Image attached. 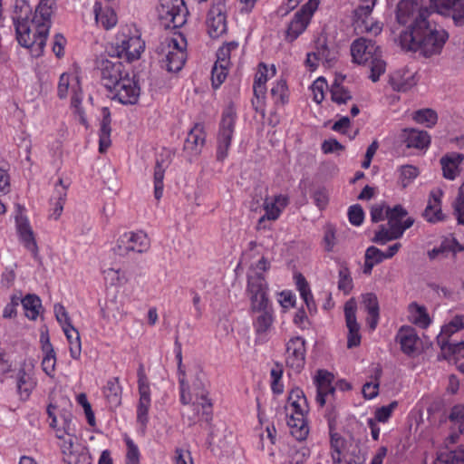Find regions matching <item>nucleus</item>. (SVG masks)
Segmentation results:
<instances>
[{
    "mask_svg": "<svg viewBox=\"0 0 464 464\" xmlns=\"http://www.w3.org/2000/svg\"><path fill=\"white\" fill-rule=\"evenodd\" d=\"M413 120L427 128H432L438 121V115L431 109H422L414 112Z\"/></svg>",
    "mask_w": 464,
    "mask_h": 464,
    "instance_id": "6e6d98bb",
    "label": "nucleus"
},
{
    "mask_svg": "<svg viewBox=\"0 0 464 464\" xmlns=\"http://www.w3.org/2000/svg\"><path fill=\"white\" fill-rule=\"evenodd\" d=\"M464 162V154L459 152H448L440 159V165L442 170V176L448 180H455L460 176Z\"/></svg>",
    "mask_w": 464,
    "mask_h": 464,
    "instance_id": "c756f323",
    "label": "nucleus"
},
{
    "mask_svg": "<svg viewBox=\"0 0 464 464\" xmlns=\"http://www.w3.org/2000/svg\"><path fill=\"white\" fill-rule=\"evenodd\" d=\"M103 278L111 286L123 285L128 282L126 273L121 269L108 268L104 270Z\"/></svg>",
    "mask_w": 464,
    "mask_h": 464,
    "instance_id": "4d7b16f0",
    "label": "nucleus"
},
{
    "mask_svg": "<svg viewBox=\"0 0 464 464\" xmlns=\"http://www.w3.org/2000/svg\"><path fill=\"white\" fill-rule=\"evenodd\" d=\"M138 392L137 421L145 427L149 420V410L151 405L150 383L145 373L143 366L138 369Z\"/></svg>",
    "mask_w": 464,
    "mask_h": 464,
    "instance_id": "6ab92c4d",
    "label": "nucleus"
},
{
    "mask_svg": "<svg viewBox=\"0 0 464 464\" xmlns=\"http://www.w3.org/2000/svg\"><path fill=\"white\" fill-rule=\"evenodd\" d=\"M228 67L227 65L217 62L215 63L211 72L212 85L215 89L218 88L226 80L228 73Z\"/></svg>",
    "mask_w": 464,
    "mask_h": 464,
    "instance_id": "0e129e2a",
    "label": "nucleus"
},
{
    "mask_svg": "<svg viewBox=\"0 0 464 464\" xmlns=\"http://www.w3.org/2000/svg\"><path fill=\"white\" fill-rule=\"evenodd\" d=\"M252 326L255 334L256 343L268 342L274 330L276 315L273 308L251 312Z\"/></svg>",
    "mask_w": 464,
    "mask_h": 464,
    "instance_id": "aec40b11",
    "label": "nucleus"
},
{
    "mask_svg": "<svg viewBox=\"0 0 464 464\" xmlns=\"http://www.w3.org/2000/svg\"><path fill=\"white\" fill-rule=\"evenodd\" d=\"M406 144L409 148L427 149L430 144V136L424 130H410L407 134Z\"/></svg>",
    "mask_w": 464,
    "mask_h": 464,
    "instance_id": "49530a36",
    "label": "nucleus"
},
{
    "mask_svg": "<svg viewBox=\"0 0 464 464\" xmlns=\"http://www.w3.org/2000/svg\"><path fill=\"white\" fill-rule=\"evenodd\" d=\"M386 218L388 219V226L395 230H401V236L404 231L411 227L414 223V219L407 217V211L400 205L395 206L391 209H387Z\"/></svg>",
    "mask_w": 464,
    "mask_h": 464,
    "instance_id": "c9c22d12",
    "label": "nucleus"
},
{
    "mask_svg": "<svg viewBox=\"0 0 464 464\" xmlns=\"http://www.w3.org/2000/svg\"><path fill=\"white\" fill-rule=\"evenodd\" d=\"M420 174V170L417 167L412 165L402 166L400 169L399 180L402 187H407L411 184Z\"/></svg>",
    "mask_w": 464,
    "mask_h": 464,
    "instance_id": "69168bd1",
    "label": "nucleus"
},
{
    "mask_svg": "<svg viewBox=\"0 0 464 464\" xmlns=\"http://www.w3.org/2000/svg\"><path fill=\"white\" fill-rule=\"evenodd\" d=\"M463 247L459 246L455 238H446L443 240L440 246L434 247L428 252L430 259H443L447 257H454L456 252L463 250Z\"/></svg>",
    "mask_w": 464,
    "mask_h": 464,
    "instance_id": "79ce46f5",
    "label": "nucleus"
},
{
    "mask_svg": "<svg viewBox=\"0 0 464 464\" xmlns=\"http://www.w3.org/2000/svg\"><path fill=\"white\" fill-rule=\"evenodd\" d=\"M238 50L237 42H229L219 47L217 52V63L229 66L231 56L235 55Z\"/></svg>",
    "mask_w": 464,
    "mask_h": 464,
    "instance_id": "5fc2aeb1",
    "label": "nucleus"
},
{
    "mask_svg": "<svg viewBox=\"0 0 464 464\" xmlns=\"http://www.w3.org/2000/svg\"><path fill=\"white\" fill-rule=\"evenodd\" d=\"M305 342L302 337L291 338L286 343L285 362L288 367L300 372L305 362Z\"/></svg>",
    "mask_w": 464,
    "mask_h": 464,
    "instance_id": "b1692460",
    "label": "nucleus"
},
{
    "mask_svg": "<svg viewBox=\"0 0 464 464\" xmlns=\"http://www.w3.org/2000/svg\"><path fill=\"white\" fill-rule=\"evenodd\" d=\"M110 90L114 93L113 99L125 105L136 104L140 95L138 82L128 72Z\"/></svg>",
    "mask_w": 464,
    "mask_h": 464,
    "instance_id": "412c9836",
    "label": "nucleus"
},
{
    "mask_svg": "<svg viewBox=\"0 0 464 464\" xmlns=\"http://www.w3.org/2000/svg\"><path fill=\"white\" fill-rule=\"evenodd\" d=\"M206 142V132L204 125L196 123L188 133L184 142V151L189 157H197L200 154Z\"/></svg>",
    "mask_w": 464,
    "mask_h": 464,
    "instance_id": "7c9ffc66",
    "label": "nucleus"
},
{
    "mask_svg": "<svg viewBox=\"0 0 464 464\" xmlns=\"http://www.w3.org/2000/svg\"><path fill=\"white\" fill-rule=\"evenodd\" d=\"M39 342L43 352L42 368L47 375L52 376L55 369L56 356L46 326L41 328Z\"/></svg>",
    "mask_w": 464,
    "mask_h": 464,
    "instance_id": "2f4dec72",
    "label": "nucleus"
},
{
    "mask_svg": "<svg viewBox=\"0 0 464 464\" xmlns=\"http://www.w3.org/2000/svg\"><path fill=\"white\" fill-rule=\"evenodd\" d=\"M237 119L236 109L232 104L227 105L222 113L219 130L217 136V159L224 160L231 146L235 123Z\"/></svg>",
    "mask_w": 464,
    "mask_h": 464,
    "instance_id": "9d476101",
    "label": "nucleus"
},
{
    "mask_svg": "<svg viewBox=\"0 0 464 464\" xmlns=\"http://www.w3.org/2000/svg\"><path fill=\"white\" fill-rule=\"evenodd\" d=\"M362 305L368 313L367 324L372 331L375 330L379 322V303L378 298L373 293L362 295Z\"/></svg>",
    "mask_w": 464,
    "mask_h": 464,
    "instance_id": "ea45409f",
    "label": "nucleus"
},
{
    "mask_svg": "<svg viewBox=\"0 0 464 464\" xmlns=\"http://www.w3.org/2000/svg\"><path fill=\"white\" fill-rule=\"evenodd\" d=\"M334 375L327 371L320 370L314 378L316 385L317 394L316 402L324 406L330 396L334 393L333 387Z\"/></svg>",
    "mask_w": 464,
    "mask_h": 464,
    "instance_id": "72a5a7b5",
    "label": "nucleus"
},
{
    "mask_svg": "<svg viewBox=\"0 0 464 464\" xmlns=\"http://www.w3.org/2000/svg\"><path fill=\"white\" fill-rule=\"evenodd\" d=\"M67 198V187L63 184V180L60 179L58 182L55 184L53 193L50 199L51 208H50V218L57 220L63 210V206L65 204Z\"/></svg>",
    "mask_w": 464,
    "mask_h": 464,
    "instance_id": "4c0bfd02",
    "label": "nucleus"
},
{
    "mask_svg": "<svg viewBox=\"0 0 464 464\" xmlns=\"http://www.w3.org/2000/svg\"><path fill=\"white\" fill-rule=\"evenodd\" d=\"M286 422L291 434L297 440H304L309 433L306 421L308 403L304 392L299 388L291 390L288 401L285 406Z\"/></svg>",
    "mask_w": 464,
    "mask_h": 464,
    "instance_id": "20e7f679",
    "label": "nucleus"
},
{
    "mask_svg": "<svg viewBox=\"0 0 464 464\" xmlns=\"http://www.w3.org/2000/svg\"><path fill=\"white\" fill-rule=\"evenodd\" d=\"M101 76L106 88H112L127 72L121 62L102 60L100 63Z\"/></svg>",
    "mask_w": 464,
    "mask_h": 464,
    "instance_id": "473e14b6",
    "label": "nucleus"
},
{
    "mask_svg": "<svg viewBox=\"0 0 464 464\" xmlns=\"http://www.w3.org/2000/svg\"><path fill=\"white\" fill-rule=\"evenodd\" d=\"M122 388L118 378L110 379L104 387V395L113 406H119L121 401Z\"/></svg>",
    "mask_w": 464,
    "mask_h": 464,
    "instance_id": "8fccbe9b",
    "label": "nucleus"
},
{
    "mask_svg": "<svg viewBox=\"0 0 464 464\" xmlns=\"http://www.w3.org/2000/svg\"><path fill=\"white\" fill-rule=\"evenodd\" d=\"M436 12L451 16L456 24L464 23V0H430Z\"/></svg>",
    "mask_w": 464,
    "mask_h": 464,
    "instance_id": "bb28decb",
    "label": "nucleus"
},
{
    "mask_svg": "<svg viewBox=\"0 0 464 464\" xmlns=\"http://www.w3.org/2000/svg\"><path fill=\"white\" fill-rule=\"evenodd\" d=\"M400 237H401V230H395L390 226L388 227L385 226H381L379 230L376 231L372 240L379 245H385L387 242L398 239Z\"/></svg>",
    "mask_w": 464,
    "mask_h": 464,
    "instance_id": "864d4df0",
    "label": "nucleus"
},
{
    "mask_svg": "<svg viewBox=\"0 0 464 464\" xmlns=\"http://www.w3.org/2000/svg\"><path fill=\"white\" fill-rule=\"evenodd\" d=\"M353 61L358 64L368 65L371 70L370 79L376 82L385 72L386 63L382 59L379 46L372 40L359 38L351 46Z\"/></svg>",
    "mask_w": 464,
    "mask_h": 464,
    "instance_id": "39448f33",
    "label": "nucleus"
},
{
    "mask_svg": "<svg viewBox=\"0 0 464 464\" xmlns=\"http://www.w3.org/2000/svg\"><path fill=\"white\" fill-rule=\"evenodd\" d=\"M461 329H464V315H455L442 326L440 334L438 336V343H440L441 340H448L449 337Z\"/></svg>",
    "mask_w": 464,
    "mask_h": 464,
    "instance_id": "603ef678",
    "label": "nucleus"
},
{
    "mask_svg": "<svg viewBox=\"0 0 464 464\" xmlns=\"http://www.w3.org/2000/svg\"><path fill=\"white\" fill-rule=\"evenodd\" d=\"M176 358L178 361V373H179V390H180V401L183 404H189L192 401V396L190 393V384L189 380H187L186 373L182 366V353L181 346L179 343H176Z\"/></svg>",
    "mask_w": 464,
    "mask_h": 464,
    "instance_id": "58836bf2",
    "label": "nucleus"
},
{
    "mask_svg": "<svg viewBox=\"0 0 464 464\" xmlns=\"http://www.w3.org/2000/svg\"><path fill=\"white\" fill-rule=\"evenodd\" d=\"M430 14L423 0H401L396 8V20L405 27L402 31H413L420 22H427Z\"/></svg>",
    "mask_w": 464,
    "mask_h": 464,
    "instance_id": "0eeeda50",
    "label": "nucleus"
},
{
    "mask_svg": "<svg viewBox=\"0 0 464 464\" xmlns=\"http://www.w3.org/2000/svg\"><path fill=\"white\" fill-rule=\"evenodd\" d=\"M357 304L354 299L348 300L344 304V315L348 328L347 346L356 347L361 343L360 324L356 319Z\"/></svg>",
    "mask_w": 464,
    "mask_h": 464,
    "instance_id": "393cba45",
    "label": "nucleus"
},
{
    "mask_svg": "<svg viewBox=\"0 0 464 464\" xmlns=\"http://www.w3.org/2000/svg\"><path fill=\"white\" fill-rule=\"evenodd\" d=\"M111 114L108 108L102 109V120L99 130V151L105 152L111 144Z\"/></svg>",
    "mask_w": 464,
    "mask_h": 464,
    "instance_id": "c03bdc74",
    "label": "nucleus"
},
{
    "mask_svg": "<svg viewBox=\"0 0 464 464\" xmlns=\"http://www.w3.org/2000/svg\"><path fill=\"white\" fill-rule=\"evenodd\" d=\"M343 80L344 77L336 76L331 85V99L337 105L345 104L353 99L350 91L343 85Z\"/></svg>",
    "mask_w": 464,
    "mask_h": 464,
    "instance_id": "a18cd8bd",
    "label": "nucleus"
},
{
    "mask_svg": "<svg viewBox=\"0 0 464 464\" xmlns=\"http://www.w3.org/2000/svg\"><path fill=\"white\" fill-rule=\"evenodd\" d=\"M208 34L212 38L223 35L227 26V6L225 0H212L206 19Z\"/></svg>",
    "mask_w": 464,
    "mask_h": 464,
    "instance_id": "dca6fc26",
    "label": "nucleus"
},
{
    "mask_svg": "<svg viewBox=\"0 0 464 464\" xmlns=\"http://www.w3.org/2000/svg\"><path fill=\"white\" fill-rule=\"evenodd\" d=\"M449 40L448 32L440 25L428 20L420 22L413 31H401V46L425 58L440 55Z\"/></svg>",
    "mask_w": 464,
    "mask_h": 464,
    "instance_id": "f03ea898",
    "label": "nucleus"
},
{
    "mask_svg": "<svg viewBox=\"0 0 464 464\" xmlns=\"http://www.w3.org/2000/svg\"><path fill=\"white\" fill-rule=\"evenodd\" d=\"M12 217L16 236L25 247L29 246V214L25 206L15 203Z\"/></svg>",
    "mask_w": 464,
    "mask_h": 464,
    "instance_id": "c85d7f7f",
    "label": "nucleus"
},
{
    "mask_svg": "<svg viewBox=\"0 0 464 464\" xmlns=\"http://www.w3.org/2000/svg\"><path fill=\"white\" fill-rule=\"evenodd\" d=\"M288 204L289 198L286 195L278 194L266 197L262 205L265 214L260 217L258 220V228H260L266 220H277Z\"/></svg>",
    "mask_w": 464,
    "mask_h": 464,
    "instance_id": "5701e85b",
    "label": "nucleus"
},
{
    "mask_svg": "<svg viewBox=\"0 0 464 464\" xmlns=\"http://www.w3.org/2000/svg\"><path fill=\"white\" fill-rule=\"evenodd\" d=\"M452 208L458 224L464 225V181L458 188L457 196L452 203Z\"/></svg>",
    "mask_w": 464,
    "mask_h": 464,
    "instance_id": "13d9d810",
    "label": "nucleus"
},
{
    "mask_svg": "<svg viewBox=\"0 0 464 464\" xmlns=\"http://www.w3.org/2000/svg\"><path fill=\"white\" fill-rule=\"evenodd\" d=\"M150 240L143 231H127L117 239L115 251L120 256L130 253H144L149 250Z\"/></svg>",
    "mask_w": 464,
    "mask_h": 464,
    "instance_id": "4468645a",
    "label": "nucleus"
},
{
    "mask_svg": "<svg viewBox=\"0 0 464 464\" xmlns=\"http://www.w3.org/2000/svg\"><path fill=\"white\" fill-rule=\"evenodd\" d=\"M54 6V0H40L34 19L31 23L35 24L34 42L31 44V56L42 55L51 27V16Z\"/></svg>",
    "mask_w": 464,
    "mask_h": 464,
    "instance_id": "423d86ee",
    "label": "nucleus"
},
{
    "mask_svg": "<svg viewBox=\"0 0 464 464\" xmlns=\"http://www.w3.org/2000/svg\"><path fill=\"white\" fill-rule=\"evenodd\" d=\"M463 453L464 446L456 454L448 451L440 452L434 460V464H460V455Z\"/></svg>",
    "mask_w": 464,
    "mask_h": 464,
    "instance_id": "774afa93",
    "label": "nucleus"
},
{
    "mask_svg": "<svg viewBox=\"0 0 464 464\" xmlns=\"http://www.w3.org/2000/svg\"><path fill=\"white\" fill-rule=\"evenodd\" d=\"M328 88V84L324 78H317L311 86L313 100L316 103H321L324 99L325 90Z\"/></svg>",
    "mask_w": 464,
    "mask_h": 464,
    "instance_id": "338daca9",
    "label": "nucleus"
},
{
    "mask_svg": "<svg viewBox=\"0 0 464 464\" xmlns=\"http://www.w3.org/2000/svg\"><path fill=\"white\" fill-rule=\"evenodd\" d=\"M439 344L444 353L451 354L457 360L464 358V340L456 343H451L448 340H441Z\"/></svg>",
    "mask_w": 464,
    "mask_h": 464,
    "instance_id": "680f3d73",
    "label": "nucleus"
},
{
    "mask_svg": "<svg viewBox=\"0 0 464 464\" xmlns=\"http://www.w3.org/2000/svg\"><path fill=\"white\" fill-rule=\"evenodd\" d=\"M443 194L442 189L439 188L430 191L428 205L423 213L428 222L436 223L444 219L445 216L441 209V198Z\"/></svg>",
    "mask_w": 464,
    "mask_h": 464,
    "instance_id": "f704fd0d",
    "label": "nucleus"
},
{
    "mask_svg": "<svg viewBox=\"0 0 464 464\" xmlns=\"http://www.w3.org/2000/svg\"><path fill=\"white\" fill-rule=\"evenodd\" d=\"M12 20L18 44L24 48H29V4L26 0L15 1Z\"/></svg>",
    "mask_w": 464,
    "mask_h": 464,
    "instance_id": "a211bd4d",
    "label": "nucleus"
},
{
    "mask_svg": "<svg viewBox=\"0 0 464 464\" xmlns=\"http://www.w3.org/2000/svg\"><path fill=\"white\" fill-rule=\"evenodd\" d=\"M246 295L249 300V313L273 308L266 280L252 276L250 281L247 280Z\"/></svg>",
    "mask_w": 464,
    "mask_h": 464,
    "instance_id": "ddd939ff",
    "label": "nucleus"
},
{
    "mask_svg": "<svg viewBox=\"0 0 464 464\" xmlns=\"http://www.w3.org/2000/svg\"><path fill=\"white\" fill-rule=\"evenodd\" d=\"M168 168V163L164 160L160 161L157 160L155 169H154V175H153V182H154V197L159 201L163 195V179L166 169Z\"/></svg>",
    "mask_w": 464,
    "mask_h": 464,
    "instance_id": "3c124183",
    "label": "nucleus"
},
{
    "mask_svg": "<svg viewBox=\"0 0 464 464\" xmlns=\"http://www.w3.org/2000/svg\"><path fill=\"white\" fill-rule=\"evenodd\" d=\"M396 341L400 343L402 353L409 356L418 353L420 350L421 341L411 326H401L396 334Z\"/></svg>",
    "mask_w": 464,
    "mask_h": 464,
    "instance_id": "cd10ccee",
    "label": "nucleus"
},
{
    "mask_svg": "<svg viewBox=\"0 0 464 464\" xmlns=\"http://www.w3.org/2000/svg\"><path fill=\"white\" fill-rule=\"evenodd\" d=\"M275 74L276 68L274 65L268 67L263 63L259 64L253 84L254 94L257 99L264 97L266 90V82Z\"/></svg>",
    "mask_w": 464,
    "mask_h": 464,
    "instance_id": "a19ab883",
    "label": "nucleus"
},
{
    "mask_svg": "<svg viewBox=\"0 0 464 464\" xmlns=\"http://www.w3.org/2000/svg\"><path fill=\"white\" fill-rule=\"evenodd\" d=\"M377 0H361V5L354 12L355 23L362 32L371 33L374 35L382 32V25L378 22H372L370 18Z\"/></svg>",
    "mask_w": 464,
    "mask_h": 464,
    "instance_id": "4be33fe9",
    "label": "nucleus"
},
{
    "mask_svg": "<svg viewBox=\"0 0 464 464\" xmlns=\"http://www.w3.org/2000/svg\"><path fill=\"white\" fill-rule=\"evenodd\" d=\"M408 320L416 326L425 329L430 324V317L425 306L411 303L408 306Z\"/></svg>",
    "mask_w": 464,
    "mask_h": 464,
    "instance_id": "37998d69",
    "label": "nucleus"
},
{
    "mask_svg": "<svg viewBox=\"0 0 464 464\" xmlns=\"http://www.w3.org/2000/svg\"><path fill=\"white\" fill-rule=\"evenodd\" d=\"M50 427L58 440L63 460L66 464H91V456L75 435L72 414L68 410H58L49 405L47 409Z\"/></svg>",
    "mask_w": 464,
    "mask_h": 464,
    "instance_id": "f257e3e1",
    "label": "nucleus"
},
{
    "mask_svg": "<svg viewBox=\"0 0 464 464\" xmlns=\"http://www.w3.org/2000/svg\"><path fill=\"white\" fill-rule=\"evenodd\" d=\"M417 72L407 66L399 68L390 74L389 84L393 91L407 92L418 82Z\"/></svg>",
    "mask_w": 464,
    "mask_h": 464,
    "instance_id": "a878e982",
    "label": "nucleus"
},
{
    "mask_svg": "<svg viewBox=\"0 0 464 464\" xmlns=\"http://www.w3.org/2000/svg\"><path fill=\"white\" fill-rule=\"evenodd\" d=\"M319 4V0H309L295 14L285 32L287 42H294L306 30Z\"/></svg>",
    "mask_w": 464,
    "mask_h": 464,
    "instance_id": "f8f14e48",
    "label": "nucleus"
},
{
    "mask_svg": "<svg viewBox=\"0 0 464 464\" xmlns=\"http://www.w3.org/2000/svg\"><path fill=\"white\" fill-rule=\"evenodd\" d=\"M57 92L61 99L70 96L72 106L76 111L80 110L83 95L80 77L76 71L63 72L60 76Z\"/></svg>",
    "mask_w": 464,
    "mask_h": 464,
    "instance_id": "2eb2a0df",
    "label": "nucleus"
},
{
    "mask_svg": "<svg viewBox=\"0 0 464 464\" xmlns=\"http://www.w3.org/2000/svg\"><path fill=\"white\" fill-rule=\"evenodd\" d=\"M12 20L18 44L24 48H29V4L26 0L15 1Z\"/></svg>",
    "mask_w": 464,
    "mask_h": 464,
    "instance_id": "f3484780",
    "label": "nucleus"
},
{
    "mask_svg": "<svg viewBox=\"0 0 464 464\" xmlns=\"http://www.w3.org/2000/svg\"><path fill=\"white\" fill-rule=\"evenodd\" d=\"M186 40L181 36L166 38L161 44V65L168 72L180 71L186 61Z\"/></svg>",
    "mask_w": 464,
    "mask_h": 464,
    "instance_id": "6e6552de",
    "label": "nucleus"
},
{
    "mask_svg": "<svg viewBox=\"0 0 464 464\" xmlns=\"http://www.w3.org/2000/svg\"><path fill=\"white\" fill-rule=\"evenodd\" d=\"M190 393L192 396V403L195 407H201L203 414H210L212 409L211 400L208 398L209 383L205 373L198 368L190 372Z\"/></svg>",
    "mask_w": 464,
    "mask_h": 464,
    "instance_id": "9b49d317",
    "label": "nucleus"
},
{
    "mask_svg": "<svg viewBox=\"0 0 464 464\" xmlns=\"http://www.w3.org/2000/svg\"><path fill=\"white\" fill-rule=\"evenodd\" d=\"M157 14L164 28L175 29L185 24L188 10L183 0H160Z\"/></svg>",
    "mask_w": 464,
    "mask_h": 464,
    "instance_id": "1a4fd4ad",
    "label": "nucleus"
},
{
    "mask_svg": "<svg viewBox=\"0 0 464 464\" xmlns=\"http://www.w3.org/2000/svg\"><path fill=\"white\" fill-rule=\"evenodd\" d=\"M69 344L71 357L78 360L82 353V343L80 334L72 325L63 330Z\"/></svg>",
    "mask_w": 464,
    "mask_h": 464,
    "instance_id": "de8ad7c7",
    "label": "nucleus"
},
{
    "mask_svg": "<svg viewBox=\"0 0 464 464\" xmlns=\"http://www.w3.org/2000/svg\"><path fill=\"white\" fill-rule=\"evenodd\" d=\"M296 286H297V290L299 291L300 296L305 303L306 307L309 310V312L311 314L315 313L316 312V304L314 300L313 294L310 290L307 281L301 275H299L296 277Z\"/></svg>",
    "mask_w": 464,
    "mask_h": 464,
    "instance_id": "09e8293b",
    "label": "nucleus"
},
{
    "mask_svg": "<svg viewBox=\"0 0 464 464\" xmlns=\"http://www.w3.org/2000/svg\"><path fill=\"white\" fill-rule=\"evenodd\" d=\"M145 51V42L135 24L121 25L110 47L111 56L126 63L138 61Z\"/></svg>",
    "mask_w": 464,
    "mask_h": 464,
    "instance_id": "7ed1b4c3",
    "label": "nucleus"
},
{
    "mask_svg": "<svg viewBox=\"0 0 464 464\" xmlns=\"http://www.w3.org/2000/svg\"><path fill=\"white\" fill-rule=\"evenodd\" d=\"M93 14L96 24L109 30L114 27L118 22L116 12L109 5H103L99 0L93 5Z\"/></svg>",
    "mask_w": 464,
    "mask_h": 464,
    "instance_id": "e433bc0d",
    "label": "nucleus"
},
{
    "mask_svg": "<svg viewBox=\"0 0 464 464\" xmlns=\"http://www.w3.org/2000/svg\"><path fill=\"white\" fill-rule=\"evenodd\" d=\"M124 441L127 446L125 464H140V452L137 444L127 435Z\"/></svg>",
    "mask_w": 464,
    "mask_h": 464,
    "instance_id": "e2e57ef3",
    "label": "nucleus"
},
{
    "mask_svg": "<svg viewBox=\"0 0 464 464\" xmlns=\"http://www.w3.org/2000/svg\"><path fill=\"white\" fill-rule=\"evenodd\" d=\"M270 268L269 260L262 256L257 262L252 264L247 271L246 278L250 281L252 276L258 277L262 280H266L264 273H266Z\"/></svg>",
    "mask_w": 464,
    "mask_h": 464,
    "instance_id": "bf43d9fd",
    "label": "nucleus"
},
{
    "mask_svg": "<svg viewBox=\"0 0 464 464\" xmlns=\"http://www.w3.org/2000/svg\"><path fill=\"white\" fill-rule=\"evenodd\" d=\"M271 95L276 103L285 104L288 102V89L285 80H278L274 83Z\"/></svg>",
    "mask_w": 464,
    "mask_h": 464,
    "instance_id": "052dcab7",
    "label": "nucleus"
}]
</instances>
